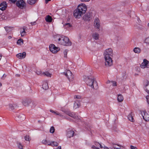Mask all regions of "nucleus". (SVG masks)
Returning <instances> with one entry per match:
<instances>
[{
  "label": "nucleus",
  "mask_w": 149,
  "mask_h": 149,
  "mask_svg": "<svg viewBox=\"0 0 149 149\" xmlns=\"http://www.w3.org/2000/svg\"><path fill=\"white\" fill-rule=\"evenodd\" d=\"M86 6L85 4H81L79 5L77 9L74 11V16L76 18H79L83 14L86 13Z\"/></svg>",
  "instance_id": "obj_1"
},
{
  "label": "nucleus",
  "mask_w": 149,
  "mask_h": 149,
  "mask_svg": "<svg viewBox=\"0 0 149 149\" xmlns=\"http://www.w3.org/2000/svg\"><path fill=\"white\" fill-rule=\"evenodd\" d=\"M56 41L58 44L63 46H69L72 44L69 39L65 36H62L60 37Z\"/></svg>",
  "instance_id": "obj_2"
},
{
  "label": "nucleus",
  "mask_w": 149,
  "mask_h": 149,
  "mask_svg": "<svg viewBox=\"0 0 149 149\" xmlns=\"http://www.w3.org/2000/svg\"><path fill=\"white\" fill-rule=\"evenodd\" d=\"M85 81L87 84L94 89L97 88V83L94 81L93 78L92 77H87L85 79Z\"/></svg>",
  "instance_id": "obj_3"
},
{
  "label": "nucleus",
  "mask_w": 149,
  "mask_h": 149,
  "mask_svg": "<svg viewBox=\"0 0 149 149\" xmlns=\"http://www.w3.org/2000/svg\"><path fill=\"white\" fill-rule=\"evenodd\" d=\"M105 65L106 67H109L112 65L113 61L110 56H104Z\"/></svg>",
  "instance_id": "obj_4"
},
{
  "label": "nucleus",
  "mask_w": 149,
  "mask_h": 149,
  "mask_svg": "<svg viewBox=\"0 0 149 149\" xmlns=\"http://www.w3.org/2000/svg\"><path fill=\"white\" fill-rule=\"evenodd\" d=\"M64 74L70 82H72L74 80V76L70 71L68 70L65 72H64Z\"/></svg>",
  "instance_id": "obj_5"
},
{
  "label": "nucleus",
  "mask_w": 149,
  "mask_h": 149,
  "mask_svg": "<svg viewBox=\"0 0 149 149\" xmlns=\"http://www.w3.org/2000/svg\"><path fill=\"white\" fill-rule=\"evenodd\" d=\"M49 48L50 51L53 53L55 54L57 53L60 50L58 47H56L53 44H51L49 45Z\"/></svg>",
  "instance_id": "obj_6"
},
{
  "label": "nucleus",
  "mask_w": 149,
  "mask_h": 149,
  "mask_svg": "<svg viewBox=\"0 0 149 149\" xmlns=\"http://www.w3.org/2000/svg\"><path fill=\"white\" fill-rule=\"evenodd\" d=\"M16 5L18 7L21 9L26 6V3L23 0H18L17 2Z\"/></svg>",
  "instance_id": "obj_7"
},
{
  "label": "nucleus",
  "mask_w": 149,
  "mask_h": 149,
  "mask_svg": "<svg viewBox=\"0 0 149 149\" xmlns=\"http://www.w3.org/2000/svg\"><path fill=\"white\" fill-rule=\"evenodd\" d=\"M113 55V50L111 48L106 49L104 52V56H112Z\"/></svg>",
  "instance_id": "obj_8"
},
{
  "label": "nucleus",
  "mask_w": 149,
  "mask_h": 149,
  "mask_svg": "<svg viewBox=\"0 0 149 149\" xmlns=\"http://www.w3.org/2000/svg\"><path fill=\"white\" fill-rule=\"evenodd\" d=\"M141 113L143 116V119L146 121L149 120V114L145 110L141 111Z\"/></svg>",
  "instance_id": "obj_9"
},
{
  "label": "nucleus",
  "mask_w": 149,
  "mask_h": 149,
  "mask_svg": "<svg viewBox=\"0 0 149 149\" xmlns=\"http://www.w3.org/2000/svg\"><path fill=\"white\" fill-rule=\"evenodd\" d=\"M141 67L142 68H149V62L146 59H144L143 62L141 65Z\"/></svg>",
  "instance_id": "obj_10"
},
{
  "label": "nucleus",
  "mask_w": 149,
  "mask_h": 149,
  "mask_svg": "<svg viewBox=\"0 0 149 149\" xmlns=\"http://www.w3.org/2000/svg\"><path fill=\"white\" fill-rule=\"evenodd\" d=\"M64 112L67 115L76 119H79L78 117V116H77V115H75L73 113L71 112H70L68 111H65Z\"/></svg>",
  "instance_id": "obj_11"
},
{
  "label": "nucleus",
  "mask_w": 149,
  "mask_h": 149,
  "mask_svg": "<svg viewBox=\"0 0 149 149\" xmlns=\"http://www.w3.org/2000/svg\"><path fill=\"white\" fill-rule=\"evenodd\" d=\"M100 22L99 19L96 18L95 19L94 26L97 29H99L100 27Z\"/></svg>",
  "instance_id": "obj_12"
},
{
  "label": "nucleus",
  "mask_w": 149,
  "mask_h": 149,
  "mask_svg": "<svg viewBox=\"0 0 149 149\" xmlns=\"http://www.w3.org/2000/svg\"><path fill=\"white\" fill-rule=\"evenodd\" d=\"M7 4L6 1H4L0 4V9L2 10H5L7 8Z\"/></svg>",
  "instance_id": "obj_13"
},
{
  "label": "nucleus",
  "mask_w": 149,
  "mask_h": 149,
  "mask_svg": "<svg viewBox=\"0 0 149 149\" xmlns=\"http://www.w3.org/2000/svg\"><path fill=\"white\" fill-rule=\"evenodd\" d=\"M31 102V100L27 99L23 100L22 101L23 105L26 107L29 106Z\"/></svg>",
  "instance_id": "obj_14"
},
{
  "label": "nucleus",
  "mask_w": 149,
  "mask_h": 149,
  "mask_svg": "<svg viewBox=\"0 0 149 149\" xmlns=\"http://www.w3.org/2000/svg\"><path fill=\"white\" fill-rule=\"evenodd\" d=\"M8 106L10 109L11 110H13L17 106V105L16 104L10 103L8 104Z\"/></svg>",
  "instance_id": "obj_15"
},
{
  "label": "nucleus",
  "mask_w": 149,
  "mask_h": 149,
  "mask_svg": "<svg viewBox=\"0 0 149 149\" xmlns=\"http://www.w3.org/2000/svg\"><path fill=\"white\" fill-rule=\"evenodd\" d=\"M80 103L79 101H76L74 103L73 107L75 109L77 108L80 106Z\"/></svg>",
  "instance_id": "obj_16"
},
{
  "label": "nucleus",
  "mask_w": 149,
  "mask_h": 149,
  "mask_svg": "<svg viewBox=\"0 0 149 149\" xmlns=\"http://www.w3.org/2000/svg\"><path fill=\"white\" fill-rule=\"evenodd\" d=\"M92 37L95 40H97L99 38V35L98 33L95 32L92 34Z\"/></svg>",
  "instance_id": "obj_17"
},
{
  "label": "nucleus",
  "mask_w": 149,
  "mask_h": 149,
  "mask_svg": "<svg viewBox=\"0 0 149 149\" xmlns=\"http://www.w3.org/2000/svg\"><path fill=\"white\" fill-rule=\"evenodd\" d=\"M42 87V88L45 90H47L49 86L48 83L46 81H44L43 82Z\"/></svg>",
  "instance_id": "obj_18"
},
{
  "label": "nucleus",
  "mask_w": 149,
  "mask_h": 149,
  "mask_svg": "<svg viewBox=\"0 0 149 149\" xmlns=\"http://www.w3.org/2000/svg\"><path fill=\"white\" fill-rule=\"evenodd\" d=\"M74 133V132L72 130H70L67 132V135L68 137L70 138L72 137Z\"/></svg>",
  "instance_id": "obj_19"
},
{
  "label": "nucleus",
  "mask_w": 149,
  "mask_h": 149,
  "mask_svg": "<svg viewBox=\"0 0 149 149\" xmlns=\"http://www.w3.org/2000/svg\"><path fill=\"white\" fill-rule=\"evenodd\" d=\"M17 117L18 118V120L20 121L24 120L25 118L24 115L22 114L19 115Z\"/></svg>",
  "instance_id": "obj_20"
},
{
  "label": "nucleus",
  "mask_w": 149,
  "mask_h": 149,
  "mask_svg": "<svg viewBox=\"0 0 149 149\" xmlns=\"http://www.w3.org/2000/svg\"><path fill=\"white\" fill-rule=\"evenodd\" d=\"M145 89L146 91L149 93V82H147L145 84Z\"/></svg>",
  "instance_id": "obj_21"
},
{
  "label": "nucleus",
  "mask_w": 149,
  "mask_h": 149,
  "mask_svg": "<svg viewBox=\"0 0 149 149\" xmlns=\"http://www.w3.org/2000/svg\"><path fill=\"white\" fill-rule=\"evenodd\" d=\"M45 19L46 22H50L52 21V18L51 16L48 15L46 16Z\"/></svg>",
  "instance_id": "obj_22"
},
{
  "label": "nucleus",
  "mask_w": 149,
  "mask_h": 149,
  "mask_svg": "<svg viewBox=\"0 0 149 149\" xmlns=\"http://www.w3.org/2000/svg\"><path fill=\"white\" fill-rule=\"evenodd\" d=\"M36 102H32L31 104H30L29 105V107H30L32 109H33L36 106Z\"/></svg>",
  "instance_id": "obj_23"
},
{
  "label": "nucleus",
  "mask_w": 149,
  "mask_h": 149,
  "mask_svg": "<svg viewBox=\"0 0 149 149\" xmlns=\"http://www.w3.org/2000/svg\"><path fill=\"white\" fill-rule=\"evenodd\" d=\"M124 98L123 96L121 95H118V100L119 102H121L123 100Z\"/></svg>",
  "instance_id": "obj_24"
},
{
  "label": "nucleus",
  "mask_w": 149,
  "mask_h": 149,
  "mask_svg": "<svg viewBox=\"0 0 149 149\" xmlns=\"http://www.w3.org/2000/svg\"><path fill=\"white\" fill-rule=\"evenodd\" d=\"M133 51L136 53L139 54L141 52V50L139 48L136 47L134 49Z\"/></svg>",
  "instance_id": "obj_25"
},
{
  "label": "nucleus",
  "mask_w": 149,
  "mask_h": 149,
  "mask_svg": "<svg viewBox=\"0 0 149 149\" xmlns=\"http://www.w3.org/2000/svg\"><path fill=\"white\" fill-rule=\"evenodd\" d=\"M128 118L129 120L132 122H134V119L133 118V117L131 113L128 115Z\"/></svg>",
  "instance_id": "obj_26"
},
{
  "label": "nucleus",
  "mask_w": 149,
  "mask_h": 149,
  "mask_svg": "<svg viewBox=\"0 0 149 149\" xmlns=\"http://www.w3.org/2000/svg\"><path fill=\"white\" fill-rule=\"evenodd\" d=\"M90 15H85L83 17V19L86 21L90 20Z\"/></svg>",
  "instance_id": "obj_27"
},
{
  "label": "nucleus",
  "mask_w": 149,
  "mask_h": 149,
  "mask_svg": "<svg viewBox=\"0 0 149 149\" xmlns=\"http://www.w3.org/2000/svg\"><path fill=\"white\" fill-rule=\"evenodd\" d=\"M17 144L18 148L19 149H23V146L22 145V144L20 142L17 141Z\"/></svg>",
  "instance_id": "obj_28"
},
{
  "label": "nucleus",
  "mask_w": 149,
  "mask_h": 149,
  "mask_svg": "<svg viewBox=\"0 0 149 149\" xmlns=\"http://www.w3.org/2000/svg\"><path fill=\"white\" fill-rule=\"evenodd\" d=\"M42 74L43 75H44L45 76H46L48 77H51V76L52 75L50 73H49V72H44L42 73Z\"/></svg>",
  "instance_id": "obj_29"
},
{
  "label": "nucleus",
  "mask_w": 149,
  "mask_h": 149,
  "mask_svg": "<svg viewBox=\"0 0 149 149\" xmlns=\"http://www.w3.org/2000/svg\"><path fill=\"white\" fill-rule=\"evenodd\" d=\"M23 42L24 41L23 39H20L17 40V44L19 45H21L23 44Z\"/></svg>",
  "instance_id": "obj_30"
},
{
  "label": "nucleus",
  "mask_w": 149,
  "mask_h": 149,
  "mask_svg": "<svg viewBox=\"0 0 149 149\" xmlns=\"http://www.w3.org/2000/svg\"><path fill=\"white\" fill-rule=\"evenodd\" d=\"M50 111L51 112L54 113L56 115H59L60 116H62L61 114L57 112L56 111H54V110L52 109L50 110Z\"/></svg>",
  "instance_id": "obj_31"
},
{
  "label": "nucleus",
  "mask_w": 149,
  "mask_h": 149,
  "mask_svg": "<svg viewBox=\"0 0 149 149\" xmlns=\"http://www.w3.org/2000/svg\"><path fill=\"white\" fill-rule=\"evenodd\" d=\"M21 35V36L23 37L25 36L26 34V32L25 31V30L24 28H23V31L20 32Z\"/></svg>",
  "instance_id": "obj_32"
},
{
  "label": "nucleus",
  "mask_w": 149,
  "mask_h": 149,
  "mask_svg": "<svg viewBox=\"0 0 149 149\" xmlns=\"http://www.w3.org/2000/svg\"><path fill=\"white\" fill-rule=\"evenodd\" d=\"M36 1V0H28L27 2L29 4L32 5L35 3Z\"/></svg>",
  "instance_id": "obj_33"
},
{
  "label": "nucleus",
  "mask_w": 149,
  "mask_h": 149,
  "mask_svg": "<svg viewBox=\"0 0 149 149\" xmlns=\"http://www.w3.org/2000/svg\"><path fill=\"white\" fill-rule=\"evenodd\" d=\"M64 26L66 28H68L72 26L69 23H68L65 24L64 25Z\"/></svg>",
  "instance_id": "obj_34"
},
{
  "label": "nucleus",
  "mask_w": 149,
  "mask_h": 149,
  "mask_svg": "<svg viewBox=\"0 0 149 149\" xmlns=\"http://www.w3.org/2000/svg\"><path fill=\"white\" fill-rule=\"evenodd\" d=\"M52 146H57L58 145V143L56 141H52Z\"/></svg>",
  "instance_id": "obj_35"
},
{
  "label": "nucleus",
  "mask_w": 149,
  "mask_h": 149,
  "mask_svg": "<svg viewBox=\"0 0 149 149\" xmlns=\"http://www.w3.org/2000/svg\"><path fill=\"white\" fill-rule=\"evenodd\" d=\"M25 140L26 141H30L31 140V139L30 138L29 136V135H26L24 137Z\"/></svg>",
  "instance_id": "obj_36"
},
{
  "label": "nucleus",
  "mask_w": 149,
  "mask_h": 149,
  "mask_svg": "<svg viewBox=\"0 0 149 149\" xmlns=\"http://www.w3.org/2000/svg\"><path fill=\"white\" fill-rule=\"evenodd\" d=\"M26 53L25 52H23L22 53H19L17 54L16 56H26Z\"/></svg>",
  "instance_id": "obj_37"
},
{
  "label": "nucleus",
  "mask_w": 149,
  "mask_h": 149,
  "mask_svg": "<svg viewBox=\"0 0 149 149\" xmlns=\"http://www.w3.org/2000/svg\"><path fill=\"white\" fill-rule=\"evenodd\" d=\"M55 131V129L54 127L52 126L50 129V132L51 133H53Z\"/></svg>",
  "instance_id": "obj_38"
},
{
  "label": "nucleus",
  "mask_w": 149,
  "mask_h": 149,
  "mask_svg": "<svg viewBox=\"0 0 149 149\" xmlns=\"http://www.w3.org/2000/svg\"><path fill=\"white\" fill-rule=\"evenodd\" d=\"M5 29L6 30V31L7 32H9L10 31L11 29L10 27H5Z\"/></svg>",
  "instance_id": "obj_39"
},
{
  "label": "nucleus",
  "mask_w": 149,
  "mask_h": 149,
  "mask_svg": "<svg viewBox=\"0 0 149 149\" xmlns=\"http://www.w3.org/2000/svg\"><path fill=\"white\" fill-rule=\"evenodd\" d=\"M69 52V51L67 49L65 50L63 52V54L65 56H67V53Z\"/></svg>",
  "instance_id": "obj_40"
},
{
  "label": "nucleus",
  "mask_w": 149,
  "mask_h": 149,
  "mask_svg": "<svg viewBox=\"0 0 149 149\" xmlns=\"http://www.w3.org/2000/svg\"><path fill=\"white\" fill-rule=\"evenodd\" d=\"M74 97L75 99H80L81 97L79 95H75Z\"/></svg>",
  "instance_id": "obj_41"
},
{
  "label": "nucleus",
  "mask_w": 149,
  "mask_h": 149,
  "mask_svg": "<svg viewBox=\"0 0 149 149\" xmlns=\"http://www.w3.org/2000/svg\"><path fill=\"white\" fill-rule=\"evenodd\" d=\"M47 141L46 140L44 139L42 141V142L44 144L47 145Z\"/></svg>",
  "instance_id": "obj_42"
},
{
  "label": "nucleus",
  "mask_w": 149,
  "mask_h": 149,
  "mask_svg": "<svg viewBox=\"0 0 149 149\" xmlns=\"http://www.w3.org/2000/svg\"><path fill=\"white\" fill-rule=\"evenodd\" d=\"M145 41L146 43L149 44V36L146 38Z\"/></svg>",
  "instance_id": "obj_43"
},
{
  "label": "nucleus",
  "mask_w": 149,
  "mask_h": 149,
  "mask_svg": "<svg viewBox=\"0 0 149 149\" xmlns=\"http://www.w3.org/2000/svg\"><path fill=\"white\" fill-rule=\"evenodd\" d=\"M111 82L112 83V86H113L117 85L116 82L115 81H111Z\"/></svg>",
  "instance_id": "obj_44"
},
{
  "label": "nucleus",
  "mask_w": 149,
  "mask_h": 149,
  "mask_svg": "<svg viewBox=\"0 0 149 149\" xmlns=\"http://www.w3.org/2000/svg\"><path fill=\"white\" fill-rule=\"evenodd\" d=\"M52 141H47V144L48 145H49V146H52Z\"/></svg>",
  "instance_id": "obj_45"
},
{
  "label": "nucleus",
  "mask_w": 149,
  "mask_h": 149,
  "mask_svg": "<svg viewBox=\"0 0 149 149\" xmlns=\"http://www.w3.org/2000/svg\"><path fill=\"white\" fill-rule=\"evenodd\" d=\"M131 149H137V148L135 146H130Z\"/></svg>",
  "instance_id": "obj_46"
},
{
  "label": "nucleus",
  "mask_w": 149,
  "mask_h": 149,
  "mask_svg": "<svg viewBox=\"0 0 149 149\" xmlns=\"http://www.w3.org/2000/svg\"><path fill=\"white\" fill-rule=\"evenodd\" d=\"M25 56H18V58L19 59H22L25 58Z\"/></svg>",
  "instance_id": "obj_47"
},
{
  "label": "nucleus",
  "mask_w": 149,
  "mask_h": 149,
  "mask_svg": "<svg viewBox=\"0 0 149 149\" xmlns=\"http://www.w3.org/2000/svg\"><path fill=\"white\" fill-rule=\"evenodd\" d=\"M36 73L38 75H40L42 74L40 72L38 71H37L36 72Z\"/></svg>",
  "instance_id": "obj_48"
},
{
  "label": "nucleus",
  "mask_w": 149,
  "mask_h": 149,
  "mask_svg": "<svg viewBox=\"0 0 149 149\" xmlns=\"http://www.w3.org/2000/svg\"><path fill=\"white\" fill-rule=\"evenodd\" d=\"M92 148L93 149H98V148L96 147L95 146H93L92 147Z\"/></svg>",
  "instance_id": "obj_49"
},
{
  "label": "nucleus",
  "mask_w": 149,
  "mask_h": 149,
  "mask_svg": "<svg viewBox=\"0 0 149 149\" xmlns=\"http://www.w3.org/2000/svg\"><path fill=\"white\" fill-rule=\"evenodd\" d=\"M31 24L32 25H33L36 24V22H31Z\"/></svg>",
  "instance_id": "obj_50"
},
{
  "label": "nucleus",
  "mask_w": 149,
  "mask_h": 149,
  "mask_svg": "<svg viewBox=\"0 0 149 149\" xmlns=\"http://www.w3.org/2000/svg\"><path fill=\"white\" fill-rule=\"evenodd\" d=\"M12 2L15 3L17 1V0H9Z\"/></svg>",
  "instance_id": "obj_51"
},
{
  "label": "nucleus",
  "mask_w": 149,
  "mask_h": 149,
  "mask_svg": "<svg viewBox=\"0 0 149 149\" xmlns=\"http://www.w3.org/2000/svg\"><path fill=\"white\" fill-rule=\"evenodd\" d=\"M51 0H45V3L47 4L49 1H51Z\"/></svg>",
  "instance_id": "obj_52"
},
{
  "label": "nucleus",
  "mask_w": 149,
  "mask_h": 149,
  "mask_svg": "<svg viewBox=\"0 0 149 149\" xmlns=\"http://www.w3.org/2000/svg\"><path fill=\"white\" fill-rule=\"evenodd\" d=\"M90 0H81V1H89Z\"/></svg>",
  "instance_id": "obj_53"
},
{
  "label": "nucleus",
  "mask_w": 149,
  "mask_h": 149,
  "mask_svg": "<svg viewBox=\"0 0 149 149\" xmlns=\"http://www.w3.org/2000/svg\"><path fill=\"white\" fill-rule=\"evenodd\" d=\"M111 82V81H110L109 80H108L107 82H106V83L107 84H109V83H110Z\"/></svg>",
  "instance_id": "obj_54"
},
{
  "label": "nucleus",
  "mask_w": 149,
  "mask_h": 149,
  "mask_svg": "<svg viewBox=\"0 0 149 149\" xmlns=\"http://www.w3.org/2000/svg\"><path fill=\"white\" fill-rule=\"evenodd\" d=\"M99 144H100L98 143H97V142H96L95 143V145L97 146L98 145H99Z\"/></svg>",
  "instance_id": "obj_55"
},
{
  "label": "nucleus",
  "mask_w": 149,
  "mask_h": 149,
  "mask_svg": "<svg viewBox=\"0 0 149 149\" xmlns=\"http://www.w3.org/2000/svg\"><path fill=\"white\" fill-rule=\"evenodd\" d=\"M56 149H61V146H58Z\"/></svg>",
  "instance_id": "obj_56"
},
{
  "label": "nucleus",
  "mask_w": 149,
  "mask_h": 149,
  "mask_svg": "<svg viewBox=\"0 0 149 149\" xmlns=\"http://www.w3.org/2000/svg\"><path fill=\"white\" fill-rule=\"evenodd\" d=\"M99 145H100V148H103L102 146L101 145V144H99Z\"/></svg>",
  "instance_id": "obj_57"
},
{
  "label": "nucleus",
  "mask_w": 149,
  "mask_h": 149,
  "mask_svg": "<svg viewBox=\"0 0 149 149\" xmlns=\"http://www.w3.org/2000/svg\"><path fill=\"white\" fill-rule=\"evenodd\" d=\"M12 38V37L11 36H9L8 37V38L9 39H10Z\"/></svg>",
  "instance_id": "obj_58"
},
{
  "label": "nucleus",
  "mask_w": 149,
  "mask_h": 149,
  "mask_svg": "<svg viewBox=\"0 0 149 149\" xmlns=\"http://www.w3.org/2000/svg\"><path fill=\"white\" fill-rule=\"evenodd\" d=\"M1 57H2V56H0V61L1 60Z\"/></svg>",
  "instance_id": "obj_59"
},
{
  "label": "nucleus",
  "mask_w": 149,
  "mask_h": 149,
  "mask_svg": "<svg viewBox=\"0 0 149 149\" xmlns=\"http://www.w3.org/2000/svg\"><path fill=\"white\" fill-rule=\"evenodd\" d=\"M0 56H2V54H0Z\"/></svg>",
  "instance_id": "obj_60"
},
{
  "label": "nucleus",
  "mask_w": 149,
  "mask_h": 149,
  "mask_svg": "<svg viewBox=\"0 0 149 149\" xmlns=\"http://www.w3.org/2000/svg\"><path fill=\"white\" fill-rule=\"evenodd\" d=\"M146 98L148 100V98H147V97H146Z\"/></svg>",
  "instance_id": "obj_61"
},
{
  "label": "nucleus",
  "mask_w": 149,
  "mask_h": 149,
  "mask_svg": "<svg viewBox=\"0 0 149 149\" xmlns=\"http://www.w3.org/2000/svg\"><path fill=\"white\" fill-rule=\"evenodd\" d=\"M147 102L148 103V104H149V102H148V101H147Z\"/></svg>",
  "instance_id": "obj_62"
},
{
  "label": "nucleus",
  "mask_w": 149,
  "mask_h": 149,
  "mask_svg": "<svg viewBox=\"0 0 149 149\" xmlns=\"http://www.w3.org/2000/svg\"><path fill=\"white\" fill-rule=\"evenodd\" d=\"M148 24L149 25V23Z\"/></svg>",
  "instance_id": "obj_63"
}]
</instances>
